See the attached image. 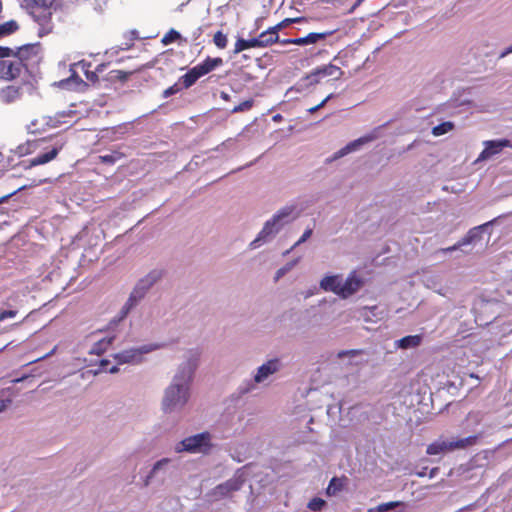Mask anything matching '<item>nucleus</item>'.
Returning a JSON list of instances; mask_svg holds the SVG:
<instances>
[{"mask_svg":"<svg viewBox=\"0 0 512 512\" xmlns=\"http://www.w3.org/2000/svg\"><path fill=\"white\" fill-rule=\"evenodd\" d=\"M11 401L9 399L7 400H0V412L4 411L8 404L10 403Z\"/></svg>","mask_w":512,"mask_h":512,"instance_id":"49","label":"nucleus"},{"mask_svg":"<svg viewBox=\"0 0 512 512\" xmlns=\"http://www.w3.org/2000/svg\"><path fill=\"white\" fill-rule=\"evenodd\" d=\"M37 87L35 85V80L30 77V79L23 80L18 85H7L0 88V103L3 105H11L18 101H20L24 95H33L35 94Z\"/></svg>","mask_w":512,"mask_h":512,"instance_id":"3","label":"nucleus"},{"mask_svg":"<svg viewBox=\"0 0 512 512\" xmlns=\"http://www.w3.org/2000/svg\"><path fill=\"white\" fill-rule=\"evenodd\" d=\"M460 247H462V245H460V240L454 244L453 246H450V247H447V248H443L441 249L440 251L443 252V253H447V252H452V251H455L457 249H459Z\"/></svg>","mask_w":512,"mask_h":512,"instance_id":"47","label":"nucleus"},{"mask_svg":"<svg viewBox=\"0 0 512 512\" xmlns=\"http://www.w3.org/2000/svg\"><path fill=\"white\" fill-rule=\"evenodd\" d=\"M258 45L259 43L257 42L256 37L247 40L243 38H238L237 41L235 42L234 53L238 54L246 49L259 48Z\"/></svg>","mask_w":512,"mask_h":512,"instance_id":"24","label":"nucleus"},{"mask_svg":"<svg viewBox=\"0 0 512 512\" xmlns=\"http://www.w3.org/2000/svg\"><path fill=\"white\" fill-rule=\"evenodd\" d=\"M316 111H317V109H316V107H315V106H313V107H311V108H309V109H308V112H309V113H315Z\"/></svg>","mask_w":512,"mask_h":512,"instance_id":"57","label":"nucleus"},{"mask_svg":"<svg viewBox=\"0 0 512 512\" xmlns=\"http://www.w3.org/2000/svg\"><path fill=\"white\" fill-rule=\"evenodd\" d=\"M107 364H108V361H106V360H103V361L101 362V365H102V366H105V365H107Z\"/></svg>","mask_w":512,"mask_h":512,"instance_id":"59","label":"nucleus"},{"mask_svg":"<svg viewBox=\"0 0 512 512\" xmlns=\"http://www.w3.org/2000/svg\"><path fill=\"white\" fill-rule=\"evenodd\" d=\"M124 156L125 155L120 151H113L109 154L100 155L98 157V159L103 164L112 165V164L116 163L117 161L121 160L122 158H124Z\"/></svg>","mask_w":512,"mask_h":512,"instance_id":"29","label":"nucleus"},{"mask_svg":"<svg viewBox=\"0 0 512 512\" xmlns=\"http://www.w3.org/2000/svg\"><path fill=\"white\" fill-rule=\"evenodd\" d=\"M330 96H327L324 100H322L319 104L315 105L317 111L319 109H321L322 107H324V105L326 104V102L329 100Z\"/></svg>","mask_w":512,"mask_h":512,"instance_id":"51","label":"nucleus"},{"mask_svg":"<svg viewBox=\"0 0 512 512\" xmlns=\"http://www.w3.org/2000/svg\"><path fill=\"white\" fill-rule=\"evenodd\" d=\"M484 149L476 161H484L499 154L504 148H512V142L508 139L487 140L483 142Z\"/></svg>","mask_w":512,"mask_h":512,"instance_id":"12","label":"nucleus"},{"mask_svg":"<svg viewBox=\"0 0 512 512\" xmlns=\"http://www.w3.org/2000/svg\"><path fill=\"white\" fill-rule=\"evenodd\" d=\"M313 233V230L311 228H307L303 235L300 237V239L292 246V248L290 250H292L293 248H295L296 246L302 244L303 242H305L308 238L311 237Z\"/></svg>","mask_w":512,"mask_h":512,"instance_id":"40","label":"nucleus"},{"mask_svg":"<svg viewBox=\"0 0 512 512\" xmlns=\"http://www.w3.org/2000/svg\"><path fill=\"white\" fill-rule=\"evenodd\" d=\"M366 512H378V511L375 510V507H373V508H369Z\"/></svg>","mask_w":512,"mask_h":512,"instance_id":"58","label":"nucleus"},{"mask_svg":"<svg viewBox=\"0 0 512 512\" xmlns=\"http://www.w3.org/2000/svg\"><path fill=\"white\" fill-rule=\"evenodd\" d=\"M17 314V311L15 310H3L0 312V321H3L7 318H13Z\"/></svg>","mask_w":512,"mask_h":512,"instance_id":"42","label":"nucleus"},{"mask_svg":"<svg viewBox=\"0 0 512 512\" xmlns=\"http://www.w3.org/2000/svg\"><path fill=\"white\" fill-rule=\"evenodd\" d=\"M152 346H143L140 349L125 350L115 355V360L120 363H138L141 361V355L155 349Z\"/></svg>","mask_w":512,"mask_h":512,"instance_id":"13","label":"nucleus"},{"mask_svg":"<svg viewBox=\"0 0 512 512\" xmlns=\"http://www.w3.org/2000/svg\"><path fill=\"white\" fill-rule=\"evenodd\" d=\"M55 0H33V4L32 5H39V6H44V7H52V5L54 4Z\"/></svg>","mask_w":512,"mask_h":512,"instance_id":"43","label":"nucleus"},{"mask_svg":"<svg viewBox=\"0 0 512 512\" xmlns=\"http://www.w3.org/2000/svg\"><path fill=\"white\" fill-rule=\"evenodd\" d=\"M325 505V500L319 497H314L308 502L307 507L310 511L319 512L325 507Z\"/></svg>","mask_w":512,"mask_h":512,"instance_id":"34","label":"nucleus"},{"mask_svg":"<svg viewBox=\"0 0 512 512\" xmlns=\"http://www.w3.org/2000/svg\"><path fill=\"white\" fill-rule=\"evenodd\" d=\"M363 1H364V0H357V1L355 2V4L353 5V8H352V9H355V8H357L358 6H360V5L362 4V2H363Z\"/></svg>","mask_w":512,"mask_h":512,"instance_id":"55","label":"nucleus"},{"mask_svg":"<svg viewBox=\"0 0 512 512\" xmlns=\"http://www.w3.org/2000/svg\"><path fill=\"white\" fill-rule=\"evenodd\" d=\"M118 371V368L116 366H113L112 368H110L109 372L110 373H116Z\"/></svg>","mask_w":512,"mask_h":512,"instance_id":"56","label":"nucleus"},{"mask_svg":"<svg viewBox=\"0 0 512 512\" xmlns=\"http://www.w3.org/2000/svg\"><path fill=\"white\" fill-rule=\"evenodd\" d=\"M510 53H512V45H511L510 47H508L506 50H504V51L500 54L499 58H504V57H506V56H507L508 54H510Z\"/></svg>","mask_w":512,"mask_h":512,"instance_id":"50","label":"nucleus"},{"mask_svg":"<svg viewBox=\"0 0 512 512\" xmlns=\"http://www.w3.org/2000/svg\"><path fill=\"white\" fill-rule=\"evenodd\" d=\"M336 73L341 74V70L338 66L333 64L324 65L315 69L308 78L316 77V76H334Z\"/></svg>","mask_w":512,"mask_h":512,"instance_id":"23","label":"nucleus"},{"mask_svg":"<svg viewBox=\"0 0 512 512\" xmlns=\"http://www.w3.org/2000/svg\"><path fill=\"white\" fill-rule=\"evenodd\" d=\"M333 31L326 32H311L304 37L294 38L295 45L304 46L309 44H315L319 41L325 40L328 36H331Z\"/></svg>","mask_w":512,"mask_h":512,"instance_id":"17","label":"nucleus"},{"mask_svg":"<svg viewBox=\"0 0 512 512\" xmlns=\"http://www.w3.org/2000/svg\"><path fill=\"white\" fill-rule=\"evenodd\" d=\"M60 150H61V147H53L48 152H45L43 154H40V155L30 159L26 168H32V167H35L38 165H43V164H46V163L52 161L53 159H55L57 157Z\"/></svg>","mask_w":512,"mask_h":512,"instance_id":"18","label":"nucleus"},{"mask_svg":"<svg viewBox=\"0 0 512 512\" xmlns=\"http://www.w3.org/2000/svg\"><path fill=\"white\" fill-rule=\"evenodd\" d=\"M19 28L18 24L14 20L7 21L3 24H0V38L10 35L17 31Z\"/></svg>","mask_w":512,"mask_h":512,"instance_id":"30","label":"nucleus"},{"mask_svg":"<svg viewBox=\"0 0 512 512\" xmlns=\"http://www.w3.org/2000/svg\"><path fill=\"white\" fill-rule=\"evenodd\" d=\"M24 187H19L15 190H13L12 192L4 195V196H1L0 197V204L6 202L9 198H11L13 195H15L17 192L21 191Z\"/></svg>","mask_w":512,"mask_h":512,"instance_id":"45","label":"nucleus"},{"mask_svg":"<svg viewBox=\"0 0 512 512\" xmlns=\"http://www.w3.org/2000/svg\"><path fill=\"white\" fill-rule=\"evenodd\" d=\"M483 421V413L480 411L469 412L466 416V422L473 426L479 425Z\"/></svg>","mask_w":512,"mask_h":512,"instance_id":"35","label":"nucleus"},{"mask_svg":"<svg viewBox=\"0 0 512 512\" xmlns=\"http://www.w3.org/2000/svg\"><path fill=\"white\" fill-rule=\"evenodd\" d=\"M362 351L361 350H350V351H343V352H340L339 353V357H343L344 355H358L360 354Z\"/></svg>","mask_w":512,"mask_h":512,"instance_id":"48","label":"nucleus"},{"mask_svg":"<svg viewBox=\"0 0 512 512\" xmlns=\"http://www.w3.org/2000/svg\"><path fill=\"white\" fill-rule=\"evenodd\" d=\"M278 370L279 361L277 359L269 360L258 368L254 380L257 383L263 382L269 375L277 372Z\"/></svg>","mask_w":512,"mask_h":512,"instance_id":"16","label":"nucleus"},{"mask_svg":"<svg viewBox=\"0 0 512 512\" xmlns=\"http://www.w3.org/2000/svg\"><path fill=\"white\" fill-rule=\"evenodd\" d=\"M3 61H5L6 81L15 80L19 78L23 72H26L24 64H20L14 57L3 58Z\"/></svg>","mask_w":512,"mask_h":512,"instance_id":"15","label":"nucleus"},{"mask_svg":"<svg viewBox=\"0 0 512 512\" xmlns=\"http://www.w3.org/2000/svg\"><path fill=\"white\" fill-rule=\"evenodd\" d=\"M243 480L240 477H233L224 483L217 485L212 491L211 496L215 500H220L232 495V493L241 489Z\"/></svg>","mask_w":512,"mask_h":512,"instance_id":"11","label":"nucleus"},{"mask_svg":"<svg viewBox=\"0 0 512 512\" xmlns=\"http://www.w3.org/2000/svg\"><path fill=\"white\" fill-rule=\"evenodd\" d=\"M131 74L132 72H126L123 70H112L107 74L105 79L111 82L119 81L123 83L128 80Z\"/></svg>","mask_w":512,"mask_h":512,"instance_id":"28","label":"nucleus"},{"mask_svg":"<svg viewBox=\"0 0 512 512\" xmlns=\"http://www.w3.org/2000/svg\"><path fill=\"white\" fill-rule=\"evenodd\" d=\"M0 80L6 81L5 61H3V58H0Z\"/></svg>","mask_w":512,"mask_h":512,"instance_id":"46","label":"nucleus"},{"mask_svg":"<svg viewBox=\"0 0 512 512\" xmlns=\"http://www.w3.org/2000/svg\"><path fill=\"white\" fill-rule=\"evenodd\" d=\"M422 343L421 335H408L397 341V346L401 349L416 348Z\"/></svg>","mask_w":512,"mask_h":512,"instance_id":"22","label":"nucleus"},{"mask_svg":"<svg viewBox=\"0 0 512 512\" xmlns=\"http://www.w3.org/2000/svg\"><path fill=\"white\" fill-rule=\"evenodd\" d=\"M283 44H293L295 45L294 38L291 39H285L282 41Z\"/></svg>","mask_w":512,"mask_h":512,"instance_id":"54","label":"nucleus"},{"mask_svg":"<svg viewBox=\"0 0 512 512\" xmlns=\"http://www.w3.org/2000/svg\"><path fill=\"white\" fill-rule=\"evenodd\" d=\"M167 463H169V459H168V458H163V459H161V460L157 461V462L154 464V466H153V468H152V470H151L150 475L148 476V478L152 477V476L156 473V471H157L158 469H160L164 464H167Z\"/></svg>","mask_w":512,"mask_h":512,"instance_id":"41","label":"nucleus"},{"mask_svg":"<svg viewBox=\"0 0 512 512\" xmlns=\"http://www.w3.org/2000/svg\"><path fill=\"white\" fill-rule=\"evenodd\" d=\"M181 39V35L175 29H170L161 39L163 45H169L177 40Z\"/></svg>","mask_w":512,"mask_h":512,"instance_id":"33","label":"nucleus"},{"mask_svg":"<svg viewBox=\"0 0 512 512\" xmlns=\"http://www.w3.org/2000/svg\"><path fill=\"white\" fill-rule=\"evenodd\" d=\"M77 67L82 70L88 82L91 84H96L99 82V77L95 73L94 65L92 62L81 60L77 63Z\"/></svg>","mask_w":512,"mask_h":512,"instance_id":"20","label":"nucleus"},{"mask_svg":"<svg viewBox=\"0 0 512 512\" xmlns=\"http://www.w3.org/2000/svg\"><path fill=\"white\" fill-rule=\"evenodd\" d=\"M295 207L294 206H286L282 209H280L273 217L272 219L268 220L260 233L258 234V237L251 242L252 247H257L256 243L260 241H266V239L271 236L272 234L279 231V229L285 224L290 221V216L292 215Z\"/></svg>","mask_w":512,"mask_h":512,"instance_id":"5","label":"nucleus"},{"mask_svg":"<svg viewBox=\"0 0 512 512\" xmlns=\"http://www.w3.org/2000/svg\"><path fill=\"white\" fill-rule=\"evenodd\" d=\"M253 104H254L253 99L245 100V101L241 102L240 104H238L237 106H235L232 109V113L248 111L253 107Z\"/></svg>","mask_w":512,"mask_h":512,"instance_id":"37","label":"nucleus"},{"mask_svg":"<svg viewBox=\"0 0 512 512\" xmlns=\"http://www.w3.org/2000/svg\"><path fill=\"white\" fill-rule=\"evenodd\" d=\"M303 18H293V19H285L283 22L277 24L274 27L269 28L268 30L262 32L258 37H256L257 42L259 43L258 47L263 48L270 46L279 41L278 31L284 27L288 23H295L302 21Z\"/></svg>","mask_w":512,"mask_h":512,"instance_id":"10","label":"nucleus"},{"mask_svg":"<svg viewBox=\"0 0 512 512\" xmlns=\"http://www.w3.org/2000/svg\"><path fill=\"white\" fill-rule=\"evenodd\" d=\"M10 57H14L20 64H24V69L27 71L29 65L38 59V48L36 45H24L16 49L0 46V58Z\"/></svg>","mask_w":512,"mask_h":512,"instance_id":"6","label":"nucleus"},{"mask_svg":"<svg viewBox=\"0 0 512 512\" xmlns=\"http://www.w3.org/2000/svg\"><path fill=\"white\" fill-rule=\"evenodd\" d=\"M362 285V280L353 273L349 275L344 282L342 281L339 289V296L341 298H348L355 294Z\"/></svg>","mask_w":512,"mask_h":512,"instance_id":"14","label":"nucleus"},{"mask_svg":"<svg viewBox=\"0 0 512 512\" xmlns=\"http://www.w3.org/2000/svg\"><path fill=\"white\" fill-rule=\"evenodd\" d=\"M125 38L129 40V43H126L124 49H130L134 45V41L139 39V33L137 30H130L125 34Z\"/></svg>","mask_w":512,"mask_h":512,"instance_id":"39","label":"nucleus"},{"mask_svg":"<svg viewBox=\"0 0 512 512\" xmlns=\"http://www.w3.org/2000/svg\"><path fill=\"white\" fill-rule=\"evenodd\" d=\"M495 220L488 221L482 225L470 229L467 234L460 239V245L465 246L472 243L475 239L480 237V231L485 227L493 224Z\"/></svg>","mask_w":512,"mask_h":512,"instance_id":"21","label":"nucleus"},{"mask_svg":"<svg viewBox=\"0 0 512 512\" xmlns=\"http://www.w3.org/2000/svg\"><path fill=\"white\" fill-rule=\"evenodd\" d=\"M112 343V338H103L97 341L89 351L91 355H102Z\"/></svg>","mask_w":512,"mask_h":512,"instance_id":"27","label":"nucleus"},{"mask_svg":"<svg viewBox=\"0 0 512 512\" xmlns=\"http://www.w3.org/2000/svg\"><path fill=\"white\" fill-rule=\"evenodd\" d=\"M345 482H346L345 477H342V478L333 477L330 480L329 485L326 489V494L328 496L336 495L338 492H340L344 488Z\"/></svg>","mask_w":512,"mask_h":512,"instance_id":"26","label":"nucleus"},{"mask_svg":"<svg viewBox=\"0 0 512 512\" xmlns=\"http://www.w3.org/2000/svg\"><path fill=\"white\" fill-rule=\"evenodd\" d=\"M107 67L108 63H99L97 65H94L96 75L100 78V75L106 70Z\"/></svg>","mask_w":512,"mask_h":512,"instance_id":"44","label":"nucleus"},{"mask_svg":"<svg viewBox=\"0 0 512 512\" xmlns=\"http://www.w3.org/2000/svg\"><path fill=\"white\" fill-rule=\"evenodd\" d=\"M375 138L374 135H369V136H364V137H361L349 144H347L343 149H341L339 151V155L340 156H343L351 151H354L356 150L360 145L362 144H365V143H368L370 141H372L373 139Z\"/></svg>","mask_w":512,"mask_h":512,"instance_id":"25","label":"nucleus"},{"mask_svg":"<svg viewBox=\"0 0 512 512\" xmlns=\"http://www.w3.org/2000/svg\"><path fill=\"white\" fill-rule=\"evenodd\" d=\"M330 96H327L324 100H322L319 104L315 105L317 111L319 109H321L322 107H324V105L326 104V102L329 100Z\"/></svg>","mask_w":512,"mask_h":512,"instance_id":"52","label":"nucleus"},{"mask_svg":"<svg viewBox=\"0 0 512 512\" xmlns=\"http://www.w3.org/2000/svg\"><path fill=\"white\" fill-rule=\"evenodd\" d=\"M280 118H281V116H280V115H276V116H274V120H279Z\"/></svg>","mask_w":512,"mask_h":512,"instance_id":"60","label":"nucleus"},{"mask_svg":"<svg viewBox=\"0 0 512 512\" xmlns=\"http://www.w3.org/2000/svg\"><path fill=\"white\" fill-rule=\"evenodd\" d=\"M453 128H454V124L450 121H447V122H443V123L433 127L432 133L434 136H441L443 134L448 133Z\"/></svg>","mask_w":512,"mask_h":512,"instance_id":"31","label":"nucleus"},{"mask_svg":"<svg viewBox=\"0 0 512 512\" xmlns=\"http://www.w3.org/2000/svg\"><path fill=\"white\" fill-rule=\"evenodd\" d=\"M482 435V433H478L455 441L439 439L428 445L426 453L428 455H438L444 452L463 450L468 447L476 445L478 443V440L482 437Z\"/></svg>","mask_w":512,"mask_h":512,"instance_id":"4","label":"nucleus"},{"mask_svg":"<svg viewBox=\"0 0 512 512\" xmlns=\"http://www.w3.org/2000/svg\"><path fill=\"white\" fill-rule=\"evenodd\" d=\"M403 505L401 501H391L387 503H381L375 507L378 512H389L399 506Z\"/></svg>","mask_w":512,"mask_h":512,"instance_id":"36","label":"nucleus"},{"mask_svg":"<svg viewBox=\"0 0 512 512\" xmlns=\"http://www.w3.org/2000/svg\"><path fill=\"white\" fill-rule=\"evenodd\" d=\"M213 43L215 44V46L217 48L225 49L227 47V44H228L227 35L224 34L222 31H217L214 34Z\"/></svg>","mask_w":512,"mask_h":512,"instance_id":"32","label":"nucleus"},{"mask_svg":"<svg viewBox=\"0 0 512 512\" xmlns=\"http://www.w3.org/2000/svg\"><path fill=\"white\" fill-rule=\"evenodd\" d=\"M342 283L340 275H332L324 277L320 282V287L324 291H330L339 296V289Z\"/></svg>","mask_w":512,"mask_h":512,"instance_id":"19","label":"nucleus"},{"mask_svg":"<svg viewBox=\"0 0 512 512\" xmlns=\"http://www.w3.org/2000/svg\"><path fill=\"white\" fill-rule=\"evenodd\" d=\"M199 353L193 352L187 362L181 365L173 383L166 389L163 399V409L168 412L181 408L189 398V383L197 367Z\"/></svg>","mask_w":512,"mask_h":512,"instance_id":"1","label":"nucleus"},{"mask_svg":"<svg viewBox=\"0 0 512 512\" xmlns=\"http://www.w3.org/2000/svg\"><path fill=\"white\" fill-rule=\"evenodd\" d=\"M30 15L36 23L40 26L39 33L48 34L52 31V12L51 7L31 5Z\"/></svg>","mask_w":512,"mask_h":512,"instance_id":"9","label":"nucleus"},{"mask_svg":"<svg viewBox=\"0 0 512 512\" xmlns=\"http://www.w3.org/2000/svg\"><path fill=\"white\" fill-rule=\"evenodd\" d=\"M210 441L211 436L209 432H202L183 439L176 446V450L178 452L186 451L190 453L203 452L211 447Z\"/></svg>","mask_w":512,"mask_h":512,"instance_id":"8","label":"nucleus"},{"mask_svg":"<svg viewBox=\"0 0 512 512\" xmlns=\"http://www.w3.org/2000/svg\"><path fill=\"white\" fill-rule=\"evenodd\" d=\"M161 277L158 271H152L145 278L141 279L132 291L128 301L123 307V315L125 316L129 310L144 297L147 290Z\"/></svg>","mask_w":512,"mask_h":512,"instance_id":"7","label":"nucleus"},{"mask_svg":"<svg viewBox=\"0 0 512 512\" xmlns=\"http://www.w3.org/2000/svg\"><path fill=\"white\" fill-rule=\"evenodd\" d=\"M223 64V60L220 57L211 58L207 57L204 61L197 64L193 68L189 69L187 73L182 75L178 82L173 84L164 90L163 96L165 98L170 97L174 94H177L182 89H188L192 85L196 83V81L205 76L206 74L213 71L215 68L221 66Z\"/></svg>","mask_w":512,"mask_h":512,"instance_id":"2","label":"nucleus"},{"mask_svg":"<svg viewBox=\"0 0 512 512\" xmlns=\"http://www.w3.org/2000/svg\"><path fill=\"white\" fill-rule=\"evenodd\" d=\"M221 98L224 100V101H229L230 100V95L225 93V92H221Z\"/></svg>","mask_w":512,"mask_h":512,"instance_id":"53","label":"nucleus"},{"mask_svg":"<svg viewBox=\"0 0 512 512\" xmlns=\"http://www.w3.org/2000/svg\"><path fill=\"white\" fill-rule=\"evenodd\" d=\"M298 262V260H294L290 263H287L285 266L281 267L275 275V280L278 281L281 277H283L288 271H290Z\"/></svg>","mask_w":512,"mask_h":512,"instance_id":"38","label":"nucleus"}]
</instances>
